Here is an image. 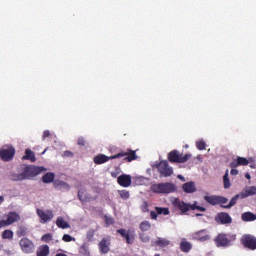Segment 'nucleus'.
Masks as SVG:
<instances>
[{"label": "nucleus", "mask_w": 256, "mask_h": 256, "mask_svg": "<svg viewBox=\"0 0 256 256\" xmlns=\"http://www.w3.org/2000/svg\"><path fill=\"white\" fill-rule=\"evenodd\" d=\"M47 171L43 166H28L25 167L24 173L26 175V179H31V177H37L40 173Z\"/></svg>", "instance_id": "423d86ee"}, {"label": "nucleus", "mask_w": 256, "mask_h": 256, "mask_svg": "<svg viewBox=\"0 0 256 256\" xmlns=\"http://www.w3.org/2000/svg\"><path fill=\"white\" fill-rule=\"evenodd\" d=\"M45 153H47V149H45V150L42 152V155H45Z\"/></svg>", "instance_id": "680f3d73"}, {"label": "nucleus", "mask_w": 256, "mask_h": 256, "mask_svg": "<svg viewBox=\"0 0 256 256\" xmlns=\"http://www.w3.org/2000/svg\"><path fill=\"white\" fill-rule=\"evenodd\" d=\"M239 165H249V160L245 157H238L231 162L230 167H239Z\"/></svg>", "instance_id": "6ab92c4d"}, {"label": "nucleus", "mask_w": 256, "mask_h": 256, "mask_svg": "<svg viewBox=\"0 0 256 256\" xmlns=\"http://www.w3.org/2000/svg\"><path fill=\"white\" fill-rule=\"evenodd\" d=\"M49 255V246L44 245L38 248L37 250V256H48Z\"/></svg>", "instance_id": "cd10ccee"}, {"label": "nucleus", "mask_w": 256, "mask_h": 256, "mask_svg": "<svg viewBox=\"0 0 256 256\" xmlns=\"http://www.w3.org/2000/svg\"><path fill=\"white\" fill-rule=\"evenodd\" d=\"M196 147L199 149V151H203L206 149L207 144L203 140L196 141Z\"/></svg>", "instance_id": "4c0bfd02"}, {"label": "nucleus", "mask_w": 256, "mask_h": 256, "mask_svg": "<svg viewBox=\"0 0 256 256\" xmlns=\"http://www.w3.org/2000/svg\"><path fill=\"white\" fill-rule=\"evenodd\" d=\"M256 194V187L255 186H249L245 189L244 192L240 194L241 199H245L246 197H250V195Z\"/></svg>", "instance_id": "5701e85b"}, {"label": "nucleus", "mask_w": 256, "mask_h": 256, "mask_svg": "<svg viewBox=\"0 0 256 256\" xmlns=\"http://www.w3.org/2000/svg\"><path fill=\"white\" fill-rule=\"evenodd\" d=\"M23 160L27 159L29 161H32V163H35L37 158L35 157V152L31 149H26L25 155L22 157Z\"/></svg>", "instance_id": "b1692460"}, {"label": "nucleus", "mask_w": 256, "mask_h": 256, "mask_svg": "<svg viewBox=\"0 0 256 256\" xmlns=\"http://www.w3.org/2000/svg\"><path fill=\"white\" fill-rule=\"evenodd\" d=\"M36 213L42 225H45V223H49V221H53V217H55V214H53L52 210H43L38 208L36 210Z\"/></svg>", "instance_id": "0eeeda50"}, {"label": "nucleus", "mask_w": 256, "mask_h": 256, "mask_svg": "<svg viewBox=\"0 0 256 256\" xmlns=\"http://www.w3.org/2000/svg\"><path fill=\"white\" fill-rule=\"evenodd\" d=\"M87 237H93V231H89V232L87 233Z\"/></svg>", "instance_id": "4d7b16f0"}, {"label": "nucleus", "mask_w": 256, "mask_h": 256, "mask_svg": "<svg viewBox=\"0 0 256 256\" xmlns=\"http://www.w3.org/2000/svg\"><path fill=\"white\" fill-rule=\"evenodd\" d=\"M109 245H111V239L104 238L99 243V249L101 253H109Z\"/></svg>", "instance_id": "f3484780"}, {"label": "nucleus", "mask_w": 256, "mask_h": 256, "mask_svg": "<svg viewBox=\"0 0 256 256\" xmlns=\"http://www.w3.org/2000/svg\"><path fill=\"white\" fill-rule=\"evenodd\" d=\"M223 181H224V188L229 189V187H231V181L229 180V170H226V173L223 177Z\"/></svg>", "instance_id": "473e14b6"}, {"label": "nucleus", "mask_w": 256, "mask_h": 256, "mask_svg": "<svg viewBox=\"0 0 256 256\" xmlns=\"http://www.w3.org/2000/svg\"><path fill=\"white\" fill-rule=\"evenodd\" d=\"M55 185L56 187H59L60 189H64L66 191H69V189H71V186L67 182L63 181H56Z\"/></svg>", "instance_id": "2f4dec72"}, {"label": "nucleus", "mask_w": 256, "mask_h": 256, "mask_svg": "<svg viewBox=\"0 0 256 256\" xmlns=\"http://www.w3.org/2000/svg\"><path fill=\"white\" fill-rule=\"evenodd\" d=\"M2 239H13V231L12 230H4L2 233Z\"/></svg>", "instance_id": "e433bc0d"}, {"label": "nucleus", "mask_w": 256, "mask_h": 256, "mask_svg": "<svg viewBox=\"0 0 256 256\" xmlns=\"http://www.w3.org/2000/svg\"><path fill=\"white\" fill-rule=\"evenodd\" d=\"M155 210L158 215H169V208L156 207Z\"/></svg>", "instance_id": "c9c22d12"}, {"label": "nucleus", "mask_w": 256, "mask_h": 256, "mask_svg": "<svg viewBox=\"0 0 256 256\" xmlns=\"http://www.w3.org/2000/svg\"><path fill=\"white\" fill-rule=\"evenodd\" d=\"M239 197H241V195L237 194L236 196H234L228 205L223 206L225 209H231V207H233L234 205L237 204V200L239 199Z\"/></svg>", "instance_id": "72a5a7b5"}, {"label": "nucleus", "mask_w": 256, "mask_h": 256, "mask_svg": "<svg viewBox=\"0 0 256 256\" xmlns=\"http://www.w3.org/2000/svg\"><path fill=\"white\" fill-rule=\"evenodd\" d=\"M80 253H82L83 255H87V253H89V248L85 244H83L80 247Z\"/></svg>", "instance_id": "c03bdc74"}, {"label": "nucleus", "mask_w": 256, "mask_h": 256, "mask_svg": "<svg viewBox=\"0 0 256 256\" xmlns=\"http://www.w3.org/2000/svg\"><path fill=\"white\" fill-rule=\"evenodd\" d=\"M64 157H73V152H71V151H65V152H64Z\"/></svg>", "instance_id": "3c124183"}, {"label": "nucleus", "mask_w": 256, "mask_h": 256, "mask_svg": "<svg viewBox=\"0 0 256 256\" xmlns=\"http://www.w3.org/2000/svg\"><path fill=\"white\" fill-rule=\"evenodd\" d=\"M78 198L82 203H85V201H91V197L87 196V193H85L84 190L78 191Z\"/></svg>", "instance_id": "c756f323"}, {"label": "nucleus", "mask_w": 256, "mask_h": 256, "mask_svg": "<svg viewBox=\"0 0 256 256\" xmlns=\"http://www.w3.org/2000/svg\"><path fill=\"white\" fill-rule=\"evenodd\" d=\"M118 184L121 185V187H131V175L122 174L117 179Z\"/></svg>", "instance_id": "4468645a"}, {"label": "nucleus", "mask_w": 256, "mask_h": 256, "mask_svg": "<svg viewBox=\"0 0 256 256\" xmlns=\"http://www.w3.org/2000/svg\"><path fill=\"white\" fill-rule=\"evenodd\" d=\"M105 223H106V225H113V223H114L113 218H111L109 216H105Z\"/></svg>", "instance_id": "a18cd8bd"}, {"label": "nucleus", "mask_w": 256, "mask_h": 256, "mask_svg": "<svg viewBox=\"0 0 256 256\" xmlns=\"http://www.w3.org/2000/svg\"><path fill=\"white\" fill-rule=\"evenodd\" d=\"M19 245L23 253H33V251H35V245L28 238H22Z\"/></svg>", "instance_id": "1a4fd4ad"}, {"label": "nucleus", "mask_w": 256, "mask_h": 256, "mask_svg": "<svg viewBox=\"0 0 256 256\" xmlns=\"http://www.w3.org/2000/svg\"><path fill=\"white\" fill-rule=\"evenodd\" d=\"M235 239V234H219L215 239V243L217 247H229Z\"/></svg>", "instance_id": "7ed1b4c3"}, {"label": "nucleus", "mask_w": 256, "mask_h": 256, "mask_svg": "<svg viewBox=\"0 0 256 256\" xmlns=\"http://www.w3.org/2000/svg\"><path fill=\"white\" fill-rule=\"evenodd\" d=\"M171 203H172V205H174V207L179 209L181 211V213H187V211H189V209H191L190 204H187V203L179 200L178 198H172Z\"/></svg>", "instance_id": "9b49d317"}, {"label": "nucleus", "mask_w": 256, "mask_h": 256, "mask_svg": "<svg viewBox=\"0 0 256 256\" xmlns=\"http://www.w3.org/2000/svg\"><path fill=\"white\" fill-rule=\"evenodd\" d=\"M191 247L192 245L186 240H182L180 243V249L183 253H189L191 251Z\"/></svg>", "instance_id": "a878e982"}, {"label": "nucleus", "mask_w": 256, "mask_h": 256, "mask_svg": "<svg viewBox=\"0 0 256 256\" xmlns=\"http://www.w3.org/2000/svg\"><path fill=\"white\" fill-rule=\"evenodd\" d=\"M42 241H44V243H51L53 236L51 234H45L42 236Z\"/></svg>", "instance_id": "79ce46f5"}, {"label": "nucleus", "mask_w": 256, "mask_h": 256, "mask_svg": "<svg viewBox=\"0 0 256 256\" xmlns=\"http://www.w3.org/2000/svg\"><path fill=\"white\" fill-rule=\"evenodd\" d=\"M157 212H155V211H152L151 213H150V216H151V219H157Z\"/></svg>", "instance_id": "603ef678"}, {"label": "nucleus", "mask_w": 256, "mask_h": 256, "mask_svg": "<svg viewBox=\"0 0 256 256\" xmlns=\"http://www.w3.org/2000/svg\"><path fill=\"white\" fill-rule=\"evenodd\" d=\"M151 191L154 193H175L177 191V186L171 182H166V183H159V184H153L151 186Z\"/></svg>", "instance_id": "f03ea898"}, {"label": "nucleus", "mask_w": 256, "mask_h": 256, "mask_svg": "<svg viewBox=\"0 0 256 256\" xmlns=\"http://www.w3.org/2000/svg\"><path fill=\"white\" fill-rule=\"evenodd\" d=\"M20 219L21 216H19V214H17L16 212L8 213L7 219L5 220L7 227H9V225H13V223H17V221H19Z\"/></svg>", "instance_id": "dca6fc26"}, {"label": "nucleus", "mask_w": 256, "mask_h": 256, "mask_svg": "<svg viewBox=\"0 0 256 256\" xmlns=\"http://www.w3.org/2000/svg\"><path fill=\"white\" fill-rule=\"evenodd\" d=\"M227 198H225V197H222V196H218V205L219 204H225V203H227Z\"/></svg>", "instance_id": "49530a36"}, {"label": "nucleus", "mask_w": 256, "mask_h": 256, "mask_svg": "<svg viewBox=\"0 0 256 256\" xmlns=\"http://www.w3.org/2000/svg\"><path fill=\"white\" fill-rule=\"evenodd\" d=\"M56 225L59 227V229H71V225L65 221V218L63 216H59L56 219Z\"/></svg>", "instance_id": "aec40b11"}, {"label": "nucleus", "mask_w": 256, "mask_h": 256, "mask_svg": "<svg viewBox=\"0 0 256 256\" xmlns=\"http://www.w3.org/2000/svg\"><path fill=\"white\" fill-rule=\"evenodd\" d=\"M78 145L85 147V139L83 137L78 138Z\"/></svg>", "instance_id": "09e8293b"}, {"label": "nucleus", "mask_w": 256, "mask_h": 256, "mask_svg": "<svg viewBox=\"0 0 256 256\" xmlns=\"http://www.w3.org/2000/svg\"><path fill=\"white\" fill-rule=\"evenodd\" d=\"M4 201H5V197L0 196V205H2Z\"/></svg>", "instance_id": "6e6d98bb"}, {"label": "nucleus", "mask_w": 256, "mask_h": 256, "mask_svg": "<svg viewBox=\"0 0 256 256\" xmlns=\"http://www.w3.org/2000/svg\"><path fill=\"white\" fill-rule=\"evenodd\" d=\"M203 214H199V213H197L196 214V217H201Z\"/></svg>", "instance_id": "e2e57ef3"}, {"label": "nucleus", "mask_w": 256, "mask_h": 256, "mask_svg": "<svg viewBox=\"0 0 256 256\" xmlns=\"http://www.w3.org/2000/svg\"><path fill=\"white\" fill-rule=\"evenodd\" d=\"M171 242L167 238H157L152 240V245H157V247H167Z\"/></svg>", "instance_id": "412c9836"}, {"label": "nucleus", "mask_w": 256, "mask_h": 256, "mask_svg": "<svg viewBox=\"0 0 256 256\" xmlns=\"http://www.w3.org/2000/svg\"><path fill=\"white\" fill-rule=\"evenodd\" d=\"M245 177H246V179H251V174L246 173V174H245Z\"/></svg>", "instance_id": "13d9d810"}, {"label": "nucleus", "mask_w": 256, "mask_h": 256, "mask_svg": "<svg viewBox=\"0 0 256 256\" xmlns=\"http://www.w3.org/2000/svg\"><path fill=\"white\" fill-rule=\"evenodd\" d=\"M112 175H113L114 177H117V175H115L114 173H112Z\"/></svg>", "instance_id": "69168bd1"}, {"label": "nucleus", "mask_w": 256, "mask_h": 256, "mask_svg": "<svg viewBox=\"0 0 256 256\" xmlns=\"http://www.w3.org/2000/svg\"><path fill=\"white\" fill-rule=\"evenodd\" d=\"M56 256H67V254L59 253V254H57Z\"/></svg>", "instance_id": "052dcab7"}, {"label": "nucleus", "mask_w": 256, "mask_h": 256, "mask_svg": "<svg viewBox=\"0 0 256 256\" xmlns=\"http://www.w3.org/2000/svg\"><path fill=\"white\" fill-rule=\"evenodd\" d=\"M139 237H140L142 243H149V241H150L149 235H147L145 233H140Z\"/></svg>", "instance_id": "a19ab883"}, {"label": "nucleus", "mask_w": 256, "mask_h": 256, "mask_svg": "<svg viewBox=\"0 0 256 256\" xmlns=\"http://www.w3.org/2000/svg\"><path fill=\"white\" fill-rule=\"evenodd\" d=\"M62 241H64L65 243H71V241H75V238H73L69 234H64L62 237Z\"/></svg>", "instance_id": "ea45409f"}, {"label": "nucleus", "mask_w": 256, "mask_h": 256, "mask_svg": "<svg viewBox=\"0 0 256 256\" xmlns=\"http://www.w3.org/2000/svg\"><path fill=\"white\" fill-rule=\"evenodd\" d=\"M178 179H181L182 181H185V177H183L182 175H178Z\"/></svg>", "instance_id": "bf43d9fd"}, {"label": "nucleus", "mask_w": 256, "mask_h": 256, "mask_svg": "<svg viewBox=\"0 0 256 256\" xmlns=\"http://www.w3.org/2000/svg\"><path fill=\"white\" fill-rule=\"evenodd\" d=\"M168 159L171 163H186L191 159V154H180L177 150H174L168 154Z\"/></svg>", "instance_id": "20e7f679"}, {"label": "nucleus", "mask_w": 256, "mask_h": 256, "mask_svg": "<svg viewBox=\"0 0 256 256\" xmlns=\"http://www.w3.org/2000/svg\"><path fill=\"white\" fill-rule=\"evenodd\" d=\"M121 157H125L124 160L129 162L135 161V159H137V155L135 154V151H127V152H120L110 157H107L103 154L97 155L96 157H94V163H96V165H101L103 163H107L109 159H121Z\"/></svg>", "instance_id": "f257e3e1"}, {"label": "nucleus", "mask_w": 256, "mask_h": 256, "mask_svg": "<svg viewBox=\"0 0 256 256\" xmlns=\"http://www.w3.org/2000/svg\"><path fill=\"white\" fill-rule=\"evenodd\" d=\"M155 256H160L159 254H156Z\"/></svg>", "instance_id": "338daca9"}, {"label": "nucleus", "mask_w": 256, "mask_h": 256, "mask_svg": "<svg viewBox=\"0 0 256 256\" xmlns=\"http://www.w3.org/2000/svg\"><path fill=\"white\" fill-rule=\"evenodd\" d=\"M140 229L141 231H149L151 229V223L149 221H143L140 223Z\"/></svg>", "instance_id": "f704fd0d"}, {"label": "nucleus", "mask_w": 256, "mask_h": 256, "mask_svg": "<svg viewBox=\"0 0 256 256\" xmlns=\"http://www.w3.org/2000/svg\"><path fill=\"white\" fill-rule=\"evenodd\" d=\"M50 135H51V132H49V130H45L42 136L43 141H45V139H47V137H49Z\"/></svg>", "instance_id": "de8ad7c7"}, {"label": "nucleus", "mask_w": 256, "mask_h": 256, "mask_svg": "<svg viewBox=\"0 0 256 256\" xmlns=\"http://www.w3.org/2000/svg\"><path fill=\"white\" fill-rule=\"evenodd\" d=\"M43 183H53L55 181V174L46 173L42 178Z\"/></svg>", "instance_id": "c85d7f7f"}, {"label": "nucleus", "mask_w": 256, "mask_h": 256, "mask_svg": "<svg viewBox=\"0 0 256 256\" xmlns=\"http://www.w3.org/2000/svg\"><path fill=\"white\" fill-rule=\"evenodd\" d=\"M230 173H231V175H239V170H237V169H232V170L230 171Z\"/></svg>", "instance_id": "864d4df0"}, {"label": "nucleus", "mask_w": 256, "mask_h": 256, "mask_svg": "<svg viewBox=\"0 0 256 256\" xmlns=\"http://www.w3.org/2000/svg\"><path fill=\"white\" fill-rule=\"evenodd\" d=\"M242 245L244 247H247V249H251L252 251H255L256 249V238L252 235H244L241 239Z\"/></svg>", "instance_id": "9d476101"}, {"label": "nucleus", "mask_w": 256, "mask_h": 256, "mask_svg": "<svg viewBox=\"0 0 256 256\" xmlns=\"http://www.w3.org/2000/svg\"><path fill=\"white\" fill-rule=\"evenodd\" d=\"M242 220L243 221H255L256 215L251 212H245L242 214Z\"/></svg>", "instance_id": "7c9ffc66"}, {"label": "nucleus", "mask_w": 256, "mask_h": 256, "mask_svg": "<svg viewBox=\"0 0 256 256\" xmlns=\"http://www.w3.org/2000/svg\"><path fill=\"white\" fill-rule=\"evenodd\" d=\"M183 191L185 193H195L197 191V187L195 186V182H187L183 185Z\"/></svg>", "instance_id": "4be33fe9"}, {"label": "nucleus", "mask_w": 256, "mask_h": 256, "mask_svg": "<svg viewBox=\"0 0 256 256\" xmlns=\"http://www.w3.org/2000/svg\"><path fill=\"white\" fill-rule=\"evenodd\" d=\"M118 193H119L121 199L125 200L129 197V191H127V190H119Z\"/></svg>", "instance_id": "37998d69"}, {"label": "nucleus", "mask_w": 256, "mask_h": 256, "mask_svg": "<svg viewBox=\"0 0 256 256\" xmlns=\"http://www.w3.org/2000/svg\"><path fill=\"white\" fill-rule=\"evenodd\" d=\"M134 179L136 185H149V179L145 176H136Z\"/></svg>", "instance_id": "bb28decb"}, {"label": "nucleus", "mask_w": 256, "mask_h": 256, "mask_svg": "<svg viewBox=\"0 0 256 256\" xmlns=\"http://www.w3.org/2000/svg\"><path fill=\"white\" fill-rule=\"evenodd\" d=\"M3 227H7V222H6V220L0 219V229H3Z\"/></svg>", "instance_id": "8fccbe9b"}, {"label": "nucleus", "mask_w": 256, "mask_h": 256, "mask_svg": "<svg viewBox=\"0 0 256 256\" xmlns=\"http://www.w3.org/2000/svg\"><path fill=\"white\" fill-rule=\"evenodd\" d=\"M157 168L162 177H171L173 175V168L169 166L167 161H161Z\"/></svg>", "instance_id": "6e6552de"}, {"label": "nucleus", "mask_w": 256, "mask_h": 256, "mask_svg": "<svg viewBox=\"0 0 256 256\" xmlns=\"http://www.w3.org/2000/svg\"><path fill=\"white\" fill-rule=\"evenodd\" d=\"M196 159H197V161H200V163L203 162V157H201V155H198V156L196 157Z\"/></svg>", "instance_id": "5fc2aeb1"}, {"label": "nucleus", "mask_w": 256, "mask_h": 256, "mask_svg": "<svg viewBox=\"0 0 256 256\" xmlns=\"http://www.w3.org/2000/svg\"><path fill=\"white\" fill-rule=\"evenodd\" d=\"M251 169H255V165H250Z\"/></svg>", "instance_id": "0e129e2a"}, {"label": "nucleus", "mask_w": 256, "mask_h": 256, "mask_svg": "<svg viewBox=\"0 0 256 256\" xmlns=\"http://www.w3.org/2000/svg\"><path fill=\"white\" fill-rule=\"evenodd\" d=\"M117 233H119V235H121V237H124V239H126V243H128V245H132L133 241H135V232L134 231H127L125 229H119L117 230Z\"/></svg>", "instance_id": "f8f14e48"}, {"label": "nucleus", "mask_w": 256, "mask_h": 256, "mask_svg": "<svg viewBox=\"0 0 256 256\" xmlns=\"http://www.w3.org/2000/svg\"><path fill=\"white\" fill-rule=\"evenodd\" d=\"M217 223H221L222 225H225L227 223H231V216L227 213H220L216 216Z\"/></svg>", "instance_id": "a211bd4d"}, {"label": "nucleus", "mask_w": 256, "mask_h": 256, "mask_svg": "<svg viewBox=\"0 0 256 256\" xmlns=\"http://www.w3.org/2000/svg\"><path fill=\"white\" fill-rule=\"evenodd\" d=\"M193 239H196V241H209L211 239V236L209 233H207V230H201L193 234Z\"/></svg>", "instance_id": "ddd939ff"}, {"label": "nucleus", "mask_w": 256, "mask_h": 256, "mask_svg": "<svg viewBox=\"0 0 256 256\" xmlns=\"http://www.w3.org/2000/svg\"><path fill=\"white\" fill-rule=\"evenodd\" d=\"M204 201L210 205H219L218 196H204Z\"/></svg>", "instance_id": "393cba45"}, {"label": "nucleus", "mask_w": 256, "mask_h": 256, "mask_svg": "<svg viewBox=\"0 0 256 256\" xmlns=\"http://www.w3.org/2000/svg\"><path fill=\"white\" fill-rule=\"evenodd\" d=\"M2 161H11L15 157V148L11 145H5L0 150Z\"/></svg>", "instance_id": "39448f33"}, {"label": "nucleus", "mask_w": 256, "mask_h": 256, "mask_svg": "<svg viewBox=\"0 0 256 256\" xmlns=\"http://www.w3.org/2000/svg\"><path fill=\"white\" fill-rule=\"evenodd\" d=\"M27 176L25 175V170L23 172H11L9 174L10 181H25Z\"/></svg>", "instance_id": "2eb2a0df"}, {"label": "nucleus", "mask_w": 256, "mask_h": 256, "mask_svg": "<svg viewBox=\"0 0 256 256\" xmlns=\"http://www.w3.org/2000/svg\"><path fill=\"white\" fill-rule=\"evenodd\" d=\"M191 209L192 211H195V209H197V211H201L202 213H205V211H207V208L198 206L197 202L191 205Z\"/></svg>", "instance_id": "58836bf2"}]
</instances>
